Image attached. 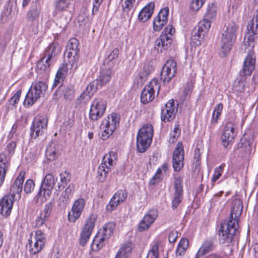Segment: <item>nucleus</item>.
Here are the masks:
<instances>
[{"instance_id": "obj_1", "label": "nucleus", "mask_w": 258, "mask_h": 258, "mask_svg": "<svg viewBox=\"0 0 258 258\" xmlns=\"http://www.w3.org/2000/svg\"><path fill=\"white\" fill-rule=\"evenodd\" d=\"M237 25L234 22L229 23L224 30L220 42V54L222 56H226L231 50L233 43L236 38Z\"/></svg>"}, {"instance_id": "obj_2", "label": "nucleus", "mask_w": 258, "mask_h": 258, "mask_svg": "<svg viewBox=\"0 0 258 258\" xmlns=\"http://www.w3.org/2000/svg\"><path fill=\"white\" fill-rule=\"evenodd\" d=\"M153 136V127L151 124L144 125L138 132L137 137V149L144 153L149 147Z\"/></svg>"}, {"instance_id": "obj_3", "label": "nucleus", "mask_w": 258, "mask_h": 258, "mask_svg": "<svg viewBox=\"0 0 258 258\" xmlns=\"http://www.w3.org/2000/svg\"><path fill=\"white\" fill-rule=\"evenodd\" d=\"M59 51L58 45L50 43L45 49L40 60L37 63L38 70L45 71L49 70L51 65L55 61V56Z\"/></svg>"}, {"instance_id": "obj_4", "label": "nucleus", "mask_w": 258, "mask_h": 258, "mask_svg": "<svg viewBox=\"0 0 258 258\" xmlns=\"http://www.w3.org/2000/svg\"><path fill=\"white\" fill-rule=\"evenodd\" d=\"M117 153L110 151L103 157L102 162L97 169V178L100 182H104L111 168L116 164Z\"/></svg>"}, {"instance_id": "obj_5", "label": "nucleus", "mask_w": 258, "mask_h": 258, "mask_svg": "<svg viewBox=\"0 0 258 258\" xmlns=\"http://www.w3.org/2000/svg\"><path fill=\"white\" fill-rule=\"evenodd\" d=\"M238 225L236 224V221L233 223L227 221L222 224L219 230V241L220 243L225 246H229L233 240L234 236L237 230Z\"/></svg>"}, {"instance_id": "obj_6", "label": "nucleus", "mask_w": 258, "mask_h": 258, "mask_svg": "<svg viewBox=\"0 0 258 258\" xmlns=\"http://www.w3.org/2000/svg\"><path fill=\"white\" fill-rule=\"evenodd\" d=\"M55 180L51 174H47L45 176L40 190L34 198L36 203L42 204L49 198L55 183Z\"/></svg>"}, {"instance_id": "obj_7", "label": "nucleus", "mask_w": 258, "mask_h": 258, "mask_svg": "<svg viewBox=\"0 0 258 258\" xmlns=\"http://www.w3.org/2000/svg\"><path fill=\"white\" fill-rule=\"evenodd\" d=\"M47 88V85L44 82L39 81L33 83L26 95L24 105H32L38 99L44 95Z\"/></svg>"}, {"instance_id": "obj_8", "label": "nucleus", "mask_w": 258, "mask_h": 258, "mask_svg": "<svg viewBox=\"0 0 258 258\" xmlns=\"http://www.w3.org/2000/svg\"><path fill=\"white\" fill-rule=\"evenodd\" d=\"M119 115L115 113H112L108 116L107 119L103 120L101 124V128L103 130L101 135L103 140H106L113 134L119 125Z\"/></svg>"}, {"instance_id": "obj_9", "label": "nucleus", "mask_w": 258, "mask_h": 258, "mask_svg": "<svg viewBox=\"0 0 258 258\" xmlns=\"http://www.w3.org/2000/svg\"><path fill=\"white\" fill-rule=\"evenodd\" d=\"M175 32V29L172 25H168L158 38L155 43V48L158 52H162L163 50L167 49L171 44V36Z\"/></svg>"}, {"instance_id": "obj_10", "label": "nucleus", "mask_w": 258, "mask_h": 258, "mask_svg": "<svg viewBox=\"0 0 258 258\" xmlns=\"http://www.w3.org/2000/svg\"><path fill=\"white\" fill-rule=\"evenodd\" d=\"M160 84L157 79L152 80L149 84L146 86L141 94V101L144 104L152 101L155 98V92L159 93Z\"/></svg>"}, {"instance_id": "obj_11", "label": "nucleus", "mask_w": 258, "mask_h": 258, "mask_svg": "<svg viewBox=\"0 0 258 258\" xmlns=\"http://www.w3.org/2000/svg\"><path fill=\"white\" fill-rule=\"evenodd\" d=\"M79 44L78 40L75 38L70 39L67 44L64 58L67 62L71 63L72 66L75 64L79 59Z\"/></svg>"}, {"instance_id": "obj_12", "label": "nucleus", "mask_w": 258, "mask_h": 258, "mask_svg": "<svg viewBox=\"0 0 258 258\" xmlns=\"http://www.w3.org/2000/svg\"><path fill=\"white\" fill-rule=\"evenodd\" d=\"M97 216L95 214H90L89 218L87 219L85 224L82 228L80 236V244L84 246L89 240L95 226Z\"/></svg>"}, {"instance_id": "obj_13", "label": "nucleus", "mask_w": 258, "mask_h": 258, "mask_svg": "<svg viewBox=\"0 0 258 258\" xmlns=\"http://www.w3.org/2000/svg\"><path fill=\"white\" fill-rule=\"evenodd\" d=\"M45 242V234L41 230H36L34 237L29 239L30 252L33 254L39 252L44 247Z\"/></svg>"}, {"instance_id": "obj_14", "label": "nucleus", "mask_w": 258, "mask_h": 258, "mask_svg": "<svg viewBox=\"0 0 258 258\" xmlns=\"http://www.w3.org/2000/svg\"><path fill=\"white\" fill-rule=\"evenodd\" d=\"M47 117L45 115L38 116L33 121L30 128V136L32 139H36L43 133L47 128Z\"/></svg>"}, {"instance_id": "obj_15", "label": "nucleus", "mask_w": 258, "mask_h": 258, "mask_svg": "<svg viewBox=\"0 0 258 258\" xmlns=\"http://www.w3.org/2000/svg\"><path fill=\"white\" fill-rule=\"evenodd\" d=\"M106 103L103 99L96 98L92 103L89 111V117L92 120H97L105 111Z\"/></svg>"}, {"instance_id": "obj_16", "label": "nucleus", "mask_w": 258, "mask_h": 258, "mask_svg": "<svg viewBox=\"0 0 258 258\" xmlns=\"http://www.w3.org/2000/svg\"><path fill=\"white\" fill-rule=\"evenodd\" d=\"M176 63L173 59H170L163 67L160 79L164 83H168L176 74Z\"/></svg>"}, {"instance_id": "obj_17", "label": "nucleus", "mask_w": 258, "mask_h": 258, "mask_svg": "<svg viewBox=\"0 0 258 258\" xmlns=\"http://www.w3.org/2000/svg\"><path fill=\"white\" fill-rule=\"evenodd\" d=\"M178 104L174 100H170L161 110V120L164 122L170 121L175 117L178 109Z\"/></svg>"}, {"instance_id": "obj_18", "label": "nucleus", "mask_w": 258, "mask_h": 258, "mask_svg": "<svg viewBox=\"0 0 258 258\" xmlns=\"http://www.w3.org/2000/svg\"><path fill=\"white\" fill-rule=\"evenodd\" d=\"M184 150L181 142H178L172 156V165L175 171H179L183 167Z\"/></svg>"}, {"instance_id": "obj_19", "label": "nucleus", "mask_w": 258, "mask_h": 258, "mask_svg": "<svg viewBox=\"0 0 258 258\" xmlns=\"http://www.w3.org/2000/svg\"><path fill=\"white\" fill-rule=\"evenodd\" d=\"M174 187L175 191L174 197L172 202V208L175 209L180 203L183 198V188L182 184V178L180 176L174 177Z\"/></svg>"}, {"instance_id": "obj_20", "label": "nucleus", "mask_w": 258, "mask_h": 258, "mask_svg": "<svg viewBox=\"0 0 258 258\" xmlns=\"http://www.w3.org/2000/svg\"><path fill=\"white\" fill-rule=\"evenodd\" d=\"M234 127L233 123L229 122L225 125L221 136L222 144L227 148L231 146L234 138Z\"/></svg>"}, {"instance_id": "obj_21", "label": "nucleus", "mask_w": 258, "mask_h": 258, "mask_svg": "<svg viewBox=\"0 0 258 258\" xmlns=\"http://www.w3.org/2000/svg\"><path fill=\"white\" fill-rule=\"evenodd\" d=\"M85 205V201L80 198L74 202L72 208L71 212L68 214V219L70 222H74L81 215Z\"/></svg>"}, {"instance_id": "obj_22", "label": "nucleus", "mask_w": 258, "mask_h": 258, "mask_svg": "<svg viewBox=\"0 0 258 258\" xmlns=\"http://www.w3.org/2000/svg\"><path fill=\"white\" fill-rule=\"evenodd\" d=\"M169 15V9L165 7L161 9L153 22V29L156 31H159L167 23Z\"/></svg>"}, {"instance_id": "obj_23", "label": "nucleus", "mask_w": 258, "mask_h": 258, "mask_svg": "<svg viewBox=\"0 0 258 258\" xmlns=\"http://www.w3.org/2000/svg\"><path fill=\"white\" fill-rule=\"evenodd\" d=\"M25 178V173L21 172L16 179L14 184L12 185L10 194L8 195L12 196V197L17 199H20L21 192L22 191L23 183Z\"/></svg>"}, {"instance_id": "obj_24", "label": "nucleus", "mask_w": 258, "mask_h": 258, "mask_svg": "<svg viewBox=\"0 0 258 258\" xmlns=\"http://www.w3.org/2000/svg\"><path fill=\"white\" fill-rule=\"evenodd\" d=\"M15 199L12 196L6 195L0 200V213L4 216H8L11 213Z\"/></svg>"}, {"instance_id": "obj_25", "label": "nucleus", "mask_w": 258, "mask_h": 258, "mask_svg": "<svg viewBox=\"0 0 258 258\" xmlns=\"http://www.w3.org/2000/svg\"><path fill=\"white\" fill-rule=\"evenodd\" d=\"M127 196L125 190H118L110 200L109 203L106 206L107 211L111 212L121 203L123 202Z\"/></svg>"}, {"instance_id": "obj_26", "label": "nucleus", "mask_w": 258, "mask_h": 258, "mask_svg": "<svg viewBox=\"0 0 258 258\" xmlns=\"http://www.w3.org/2000/svg\"><path fill=\"white\" fill-rule=\"evenodd\" d=\"M254 21V20L253 19L251 21V24L248 26L247 30L248 33L245 36L247 37V41L246 42L248 43L247 45L251 47L254 46L253 41L255 38L254 35L258 33V9L255 17V22ZM244 45H246V43L244 44Z\"/></svg>"}, {"instance_id": "obj_27", "label": "nucleus", "mask_w": 258, "mask_h": 258, "mask_svg": "<svg viewBox=\"0 0 258 258\" xmlns=\"http://www.w3.org/2000/svg\"><path fill=\"white\" fill-rule=\"evenodd\" d=\"M11 156L5 153L0 154V187L4 182L6 172L10 166Z\"/></svg>"}, {"instance_id": "obj_28", "label": "nucleus", "mask_w": 258, "mask_h": 258, "mask_svg": "<svg viewBox=\"0 0 258 258\" xmlns=\"http://www.w3.org/2000/svg\"><path fill=\"white\" fill-rule=\"evenodd\" d=\"M242 210L243 206L242 202L238 199L233 200L229 219L228 221H231L233 223L234 221L235 220L236 224L238 225V218L242 213Z\"/></svg>"}, {"instance_id": "obj_29", "label": "nucleus", "mask_w": 258, "mask_h": 258, "mask_svg": "<svg viewBox=\"0 0 258 258\" xmlns=\"http://www.w3.org/2000/svg\"><path fill=\"white\" fill-rule=\"evenodd\" d=\"M73 94L74 90L72 87L60 85L54 93V96L56 99L63 97L66 100H71L73 98Z\"/></svg>"}, {"instance_id": "obj_30", "label": "nucleus", "mask_w": 258, "mask_h": 258, "mask_svg": "<svg viewBox=\"0 0 258 258\" xmlns=\"http://www.w3.org/2000/svg\"><path fill=\"white\" fill-rule=\"evenodd\" d=\"M41 13V6L36 2H33L27 15V18L30 22H38Z\"/></svg>"}, {"instance_id": "obj_31", "label": "nucleus", "mask_w": 258, "mask_h": 258, "mask_svg": "<svg viewBox=\"0 0 258 258\" xmlns=\"http://www.w3.org/2000/svg\"><path fill=\"white\" fill-rule=\"evenodd\" d=\"M255 59L252 57V55L249 53L243 63V67L242 72L244 76H250L253 71L255 67Z\"/></svg>"}, {"instance_id": "obj_32", "label": "nucleus", "mask_w": 258, "mask_h": 258, "mask_svg": "<svg viewBox=\"0 0 258 258\" xmlns=\"http://www.w3.org/2000/svg\"><path fill=\"white\" fill-rule=\"evenodd\" d=\"M99 83L98 80L91 82L86 87L85 91L80 95L81 99H90L97 89Z\"/></svg>"}, {"instance_id": "obj_33", "label": "nucleus", "mask_w": 258, "mask_h": 258, "mask_svg": "<svg viewBox=\"0 0 258 258\" xmlns=\"http://www.w3.org/2000/svg\"><path fill=\"white\" fill-rule=\"evenodd\" d=\"M155 8L154 3H150L145 7L140 12L139 19L142 22L147 21L152 15Z\"/></svg>"}, {"instance_id": "obj_34", "label": "nucleus", "mask_w": 258, "mask_h": 258, "mask_svg": "<svg viewBox=\"0 0 258 258\" xmlns=\"http://www.w3.org/2000/svg\"><path fill=\"white\" fill-rule=\"evenodd\" d=\"M75 190V185L73 184H70L66 190L63 191L59 198L60 204L61 206V201L62 203V206L65 207L70 203V199L72 198L73 194Z\"/></svg>"}, {"instance_id": "obj_35", "label": "nucleus", "mask_w": 258, "mask_h": 258, "mask_svg": "<svg viewBox=\"0 0 258 258\" xmlns=\"http://www.w3.org/2000/svg\"><path fill=\"white\" fill-rule=\"evenodd\" d=\"M132 251V243H124L117 252L114 258H128Z\"/></svg>"}, {"instance_id": "obj_36", "label": "nucleus", "mask_w": 258, "mask_h": 258, "mask_svg": "<svg viewBox=\"0 0 258 258\" xmlns=\"http://www.w3.org/2000/svg\"><path fill=\"white\" fill-rule=\"evenodd\" d=\"M213 247L214 244L212 240H205L199 249L196 255V258L203 256L204 255L209 253L213 249Z\"/></svg>"}, {"instance_id": "obj_37", "label": "nucleus", "mask_w": 258, "mask_h": 258, "mask_svg": "<svg viewBox=\"0 0 258 258\" xmlns=\"http://www.w3.org/2000/svg\"><path fill=\"white\" fill-rule=\"evenodd\" d=\"M112 75V71L111 70L110 66L105 69L103 68L99 79L98 80V82L100 83L99 85L102 86L108 82L111 79Z\"/></svg>"}, {"instance_id": "obj_38", "label": "nucleus", "mask_w": 258, "mask_h": 258, "mask_svg": "<svg viewBox=\"0 0 258 258\" xmlns=\"http://www.w3.org/2000/svg\"><path fill=\"white\" fill-rule=\"evenodd\" d=\"M205 35V33L201 32V30L198 29V27L197 26L192 32L191 40L195 45L197 46L200 45Z\"/></svg>"}, {"instance_id": "obj_39", "label": "nucleus", "mask_w": 258, "mask_h": 258, "mask_svg": "<svg viewBox=\"0 0 258 258\" xmlns=\"http://www.w3.org/2000/svg\"><path fill=\"white\" fill-rule=\"evenodd\" d=\"M64 61L65 63L62 64V65L59 67L57 73L59 74V75L66 77L69 70L73 71H75L76 70L77 62L75 64L72 66L71 63H69L66 61L65 58H64Z\"/></svg>"}, {"instance_id": "obj_40", "label": "nucleus", "mask_w": 258, "mask_h": 258, "mask_svg": "<svg viewBox=\"0 0 258 258\" xmlns=\"http://www.w3.org/2000/svg\"><path fill=\"white\" fill-rule=\"evenodd\" d=\"M188 247V240L182 238L178 244L176 250V255H183Z\"/></svg>"}, {"instance_id": "obj_41", "label": "nucleus", "mask_w": 258, "mask_h": 258, "mask_svg": "<svg viewBox=\"0 0 258 258\" xmlns=\"http://www.w3.org/2000/svg\"><path fill=\"white\" fill-rule=\"evenodd\" d=\"M21 93V90H19L13 95L11 98H10L8 101V103L7 104V106L8 109L12 110L17 107V104L20 100Z\"/></svg>"}, {"instance_id": "obj_42", "label": "nucleus", "mask_w": 258, "mask_h": 258, "mask_svg": "<svg viewBox=\"0 0 258 258\" xmlns=\"http://www.w3.org/2000/svg\"><path fill=\"white\" fill-rule=\"evenodd\" d=\"M115 227V226L113 223L109 222L104 226L102 230L100 231L101 234L108 239L113 234Z\"/></svg>"}, {"instance_id": "obj_43", "label": "nucleus", "mask_w": 258, "mask_h": 258, "mask_svg": "<svg viewBox=\"0 0 258 258\" xmlns=\"http://www.w3.org/2000/svg\"><path fill=\"white\" fill-rule=\"evenodd\" d=\"M158 216V212L155 209L150 210L144 217L143 220L149 225H151Z\"/></svg>"}, {"instance_id": "obj_44", "label": "nucleus", "mask_w": 258, "mask_h": 258, "mask_svg": "<svg viewBox=\"0 0 258 258\" xmlns=\"http://www.w3.org/2000/svg\"><path fill=\"white\" fill-rule=\"evenodd\" d=\"M217 15V8L215 4L212 3L209 5L207 12L204 15V17L210 20L215 18Z\"/></svg>"}, {"instance_id": "obj_45", "label": "nucleus", "mask_w": 258, "mask_h": 258, "mask_svg": "<svg viewBox=\"0 0 258 258\" xmlns=\"http://www.w3.org/2000/svg\"><path fill=\"white\" fill-rule=\"evenodd\" d=\"M211 20L207 18H205L198 24L197 27L198 29L201 30L205 34L208 32L211 27Z\"/></svg>"}, {"instance_id": "obj_46", "label": "nucleus", "mask_w": 258, "mask_h": 258, "mask_svg": "<svg viewBox=\"0 0 258 258\" xmlns=\"http://www.w3.org/2000/svg\"><path fill=\"white\" fill-rule=\"evenodd\" d=\"M159 242H156L149 251L147 258H159Z\"/></svg>"}, {"instance_id": "obj_47", "label": "nucleus", "mask_w": 258, "mask_h": 258, "mask_svg": "<svg viewBox=\"0 0 258 258\" xmlns=\"http://www.w3.org/2000/svg\"><path fill=\"white\" fill-rule=\"evenodd\" d=\"M71 0H58L55 4V7L59 11L66 10L71 5Z\"/></svg>"}, {"instance_id": "obj_48", "label": "nucleus", "mask_w": 258, "mask_h": 258, "mask_svg": "<svg viewBox=\"0 0 258 258\" xmlns=\"http://www.w3.org/2000/svg\"><path fill=\"white\" fill-rule=\"evenodd\" d=\"M194 84L195 83L191 80L186 83L183 90L182 97L184 99H185L186 97L190 96L192 91Z\"/></svg>"}, {"instance_id": "obj_49", "label": "nucleus", "mask_w": 258, "mask_h": 258, "mask_svg": "<svg viewBox=\"0 0 258 258\" xmlns=\"http://www.w3.org/2000/svg\"><path fill=\"white\" fill-rule=\"evenodd\" d=\"M45 155L48 160L50 161H53L56 158L57 154L54 147L52 148L51 147H48L46 150Z\"/></svg>"}, {"instance_id": "obj_50", "label": "nucleus", "mask_w": 258, "mask_h": 258, "mask_svg": "<svg viewBox=\"0 0 258 258\" xmlns=\"http://www.w3.org/2000/svg\"><path fill=\"white\" fill-rule=\"evenodd\" d=\"M123 0H122L123 1ZM136 0H124L122 2V7L124 12L126 13L132 10L135 4Z\"/></svg>"}, {"instance_id": "obj_51", "label": "nucleus", "mask_w": 258, "mask_h": 258, "mask_svg": "<svg viewBox=\"0 0 258 258\" xmlns=\"http://www.w3.org/2000/svg\"><path fill=\"white\" fill-rule=\"evenodd\" d=\"M119 51L118 48H114L104 60V65L109 64L114 59L117 58L119 55Z\"/></svg>"}, {"instance_id": "obj_52", "label": "nucleus", "mask_w": 258, "mask_h": 258, "mask_svg": "<svg viewBox=\"0 0 258 258\" xmlns=\"http://www.w3.org/2000/svg\"><path fill=\"white\" fill-rule=\"evenodd\" d=\"M225 166V164H222L220 166L215 169L214 173L212 179L213 182H215L220 178L223 172V169Z\"/></svg>"}, {"instance_id": "obj_53", "label": "nucleus", "mask_w": 258, "mask_h": 258, "mask_svg": "<svg viewBox=\"0 0 258 258\" xmlns=\"http://www.w3.org/2000/svg\"><path fill=\"white\" fill-rule=\"evenodd\" d=\"M35 183L31 179H28L24 186V190L26 194L31 193L34 189Z\"/></svg>"}, {"instance_id": "obj_54", "label": "nucleus", "mask_w": 258, "mask_h": 258, "mask_svg": "<svg viewBox=\"0 0 258 258\" xmlns=\"http://www.w3.org/2000/svg\"><path fill=\"white\" fill-rule=\"evenodd\" d=\"M204 3L205 0H192L191 3L190 8L193 11H198Z\"/></svg>"}, {"instance_id": "obj_55", "label": "nucleus", "mask_w": 258, "mask_h": 258, "mask_svg": "<svg viewBox=\"0 0 258 258\" xmlns=\"http://www.w3.org/2000/svg\"><path fill=\"white\" fill-rule=\"evenodd\" d=\"M17 146V143L15 141H11L6 146V150L9 153V155H13L15 151Z\"/></svg>"}, {"instance_id": "obj_56", "label": "nucleus", "mask_w": 258, "mask_h": 258, "mask_svg": "<svg viewBox=\"0 0 258 258\" xmlns=\"http://www.w3.org/2000/svg\"><path fill=\"white\" fill-rule=\"evenodd\" d=\"M52 209V206L51 203L46 205L44 210L41 212L40 215L48 219L50 215Z\"/></svg>"}, {"instance_id": "obj_57", "label": "nucleus", "mask_w": 258, "mask_h": 258, "mask_svg": "<svg viewBox=\"0 0 258 258\" xmlns=\"http://www.w3.org/2000/svg\"><path fill=\"white\" fill-rule=\"evenodd\" d=\"M180 134V131L178 126L175 127L174 129V131L173 133H171L170 136V138L169 139V142L171 143H174L176 140V138L179 137Z\"/></svg>"}, {"instance_id": "obj_58", "label": "nucleus", "mask_w": 258, "mask_h": 258, "mask_svg": "<svg viewBox=\"0 0 258 258\" xmlns=\"http://www.w3.org/2000/svg\"><path fill=\"white\" fill-rule=\"evenodd\" d=\"M244 83L239 81L233 86V90L237 93H240L244 91Z\"/></svg>"}, {"instance_id": "obj_59", "label": "nucleus", "mask_w": 258, "mask_h": 258, "mask_svg": "<svg viewBox=\"0 0 258 258\" xmlns=\"http://www.w3.org/2000/svg\"><path fill=\"white\" fill-rule=\"evenodd\" d=\"M103 246V245L100 241H98V240L96 239L95 238H94L91 244V247L93 250L98 251Z\"/></svg>"}, {"instance_id": "obj_60", "label": "nucleus", "mask_w": 258, "mask_h": 258, "mask_svg": "<svg viewBox=\"0 0 258 258\" xmlns=\"http://www.w3.org/2000/svg\"><path fill=\"white\" fill-rule=\"evenodd\" d=\"M150 227V225L142 219L138 226V229L140 232H142L147 230Z\"/></svg>"}, {"instance_id": "obj_61", "label": "nucleus", "mask_w": 258, "mask_h": 258, "mask_svg": "<svg viewBox=\"0 0 258 258\" xmlns=\"http://www.w3.org/2000/svg\"><path fill=\"white\" fill-rule=\"evenodd\" d=\"M70 179V174L67 171L60 174V180L62 183L66 184Z\"/></svg>"}, {"instance_id": "obj_62", "label": "nucleus", "mask_w": 258, "mask_h": 258, "mask_svg": "<svg viewBox=\"0 0 258 258\" xmlns=\"http://www.w3.org/2000/svg\"><path fill=\"white\" fill-rule=\"evenodd\" d=\"M46 219H47L46 218L40 215V217H37L35 220V226L37 227L42 226Z\"/></svg>"}, {"instance_id": "obj_63", "label": "nucleus", "mask_w": 258, "mask_h": 258, "mask_svg": "<svg viewBox=\"0 0 258 258\" xmlns=\"http://www.w3.org/2000/svg\"><path fill=\"white\" fill-rule=\"evenodd\" d=\"M103 1V0H94L92 8L93 15L95 14V13L98 11L100 5Z\"/></svg>"}, {"instance_id": "obj_64", "label": "nucleus", "mask_w": 258, "mask_h": 258, "mask_svg": "<svg viewBox=\"0 0 258 258\" xmlns=\"http://www.w3.org/2000/svg\"><path fill=\"white\" fill-rule=\"evenodd\" d=\"M69 20L66 18H63L62 16L59 18L57 20V24L59 25L60 27L65 28L68 24Z\"/></svg>"}]
</instances>
